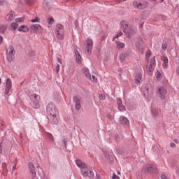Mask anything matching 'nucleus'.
<instances>
[{
  "label": "nucleus",
  "mask_w": 179,
  "mask_h": 179,
  "mask_svg": "<svg viewBox=\"0 0 179 179\" xmlns=\"http://www.w3.org/2000/svg\"><path fill=\"white\" fill-rule=\"evenodd\" d=\"M125 47V43L121 42V41H117L116 42V48L118 50H122Z\"/></svg>",
  "instance_id": "nucleus-23"
},
{
  "label": "nucleus",
  "mask_w": 179,
  "mask_h": 179,
  "mask_svg": "<svg viewBox=\"0 0 179 179\" xmlns=\"http://www.w3.org/2000/svg\"><path fill=\"white\" fill-rule=\"evenodd\" d=\"M141 80H142V74L138 73L136 76L135 81L136 82L137 85H141Z\"/></svg>",
  "instance_id": "nucleus-21"
},
{
  "label": "nucleus",
  "mask_w": 179,
  "mask_h": 179,
  "mask_svg": "<svg viewBox=\"0 0 179 179\" xmlns=\"http://www.w3.org/2000/svg\"><path fill=\"white\" fill-rule=\"evenodd\" d=\"M13 19V14H9L8 15V20H12Z\"/></svg>",
  "instance_id": "nucleus-48"
},
{
  "label": "nucleus",
  "mask_w": 179,
  "mask_h": 179,
  "mask_svg": "<svg viewBox=\"0 0 179 179\" xmlns=\"http://www.w3.org/2000/svg\"><path fill=\"white\" fill-rule=\"evenodd\" d=\"M163 1H164V0H160L161 2H163Z\"/></svg>",
  "instance_id": "nucleus-62"
},
{
  "label": "nucleus",
  "mask_w": 179,
  "mask_h": 179,
  "mask_svg": "<svg viewBox=\"0 0 179 179\" xmlns=\"http://www.w3.org/2000/svg\"><path fill=\"white\" fill-rule=\"evenodd\" d=\"M73 101L75 104L76 110H80V108H82V106L80 105V99H79V97L73 96Z\"/></svg>",
  "instance_id": "nucleus-12"
},
{
  "label": "nucleus",
  "mask_w": 179,
  "mask_h": 179,
  "mask_svg": "<svg viewBox=\"0 0 179 179\" xmlns=\"http://www.w3.org/2000/svg\"><path fill=\"white\" fill-rule=\"evenodd\" d=\"M142 171L143 173H158L157 168L156 166L152 165V164H147L145 165Z\"/></svg>",
  "instance_id": "nucleus-9"
},
{
  "label": "nucleus",
  "mask_w": 179,
  "mask_h": 179,
  "mask_svg": "<svg viewBox=\"0 0 179 179\" xmlns=\"http://www.w3.org/2000/svg\"><path fill=\"white\" fill-rule=\"evenodd\" d=\"M173 141L175 142V143H178V140L176 139V138H175V139L173 140Z\"/></svg>",
  "instance_id": "nucleus-57"
},
{
  "label": "nucleus",
  "mask_w": 179,
  "mask_h": 179,
  "mask_svg": "<svg viewBox=\"0 0 179 179\" xmlns=\"http://www.w3.org/2000/svg\"><path fill=\"white\" fill-rule=\"evenodd\" d=\"M161 179H170V178H169L167 176L162 174L161 176Z\"/></svg>",
  "instance_id": "nucleus-45"
},
{
  "label": "nucleus",
  "mask_w": 179,
  "mask_h": 179,
  "mask_svg": "<svg viewBox=\"0 0 179 179\" xmlns=\"http://www.w3.org/2000/svg\"><path fill=\"white\" fill-rule=\"evenodd\" d=\"M64 147H65L66 149V142H65V141H64Z\"/></svg>",
  "instance_id": "nucleus-59"
},
{
  "label": "nucleus",
  "mask_w": 179,
  "mask_h": 179,
  "mask_svg": "<svg viewBox=\"0 0 179 179\" xmlns=\"http://www.w3.org/2000/svg\"><path fill=\"white\" fill-rule=\"evenodd\" d=\"M15 53V48H13L12 45H10L6 50L7 59L9 61V62L13 61Z\"/></svg>",
  "instance_id": "nucleus-10"
},
{
  "label": "nucleus",
  "mask_w": 179,
  "mask_h": 179,
  "mask_svg": "<svg viewBox=\"0 0 179 179\" xmlns=\"http://www.w3.org/2000/svg\"><path fill=\"white\" fill-rule=\"evenodd\" d=\"M121 36H122V31L118 32L117 34H116L115 36L113 37V41H114L115 38H118V37H121Z\"/></svg>",
  "instance_id": "nucleus-37"
},
{
  "label": "nucleus",
  "mask_w": 179,
  "mask_h": 179,
  "mask_svg": "<svg viewBox=\"0 0 179 179\" xmlns=\"http://www.w3.org/2000/svg\"><path fill=\"white\" fill-rule=\"evenodd\" d=\"M85 51H87V53L88 54V55H90L93 50V39L90 38H87L85 41Z\"/></svg>",
  "instance_id": "nucleus-6"
},
{
  "label": "nucleus",
  "mask_w": 179,
  "mask_h": 179,
  "mask_svg": "<svg viewBox=\"0 0 179 179\" xmlns=\"http://www.w3.org/2000/svg\"><path fill=\"white\" fill-rule=\"evenodd\" d=\"M117 106H120L122 104V100H121V99H118L117 101Z\"/></svg>",
  "instance_id": "nucleus-46"
},
{
  "label": "nucleus",
  "mask_w": 179,
  "mask_h": 179,
  "mask_svg": "<svg viewBox=\"0 0 179 179\" xmlns=\"http://www.w3.org/2000/svg\"><path fill=\"white\" fill-rule=\"evenodd\" d=\"M155 69V66L150 64L148 66V72H153V70Z\"/></svg>",
  "instance_id": "nucleus-41"
},
{
  "label": "nucleus",
  "mask_w": 179,
  "mask_h": 179,
  "mask_svg": "<svg viewBox=\"0 0 179 179\" xmlns=\"http://www.w3.org/2000/svg\"><path fill=\"white\" fill-rule=\"evenodd\" d=\"M83 73L85 74V76H86V78H87V79H90V76H91V74H90V72H89V69H87V68H83Z\"/></svg>",
  "instance_id": "nucleus-22"
},
{
  "label": "nucleus",
  "mask_w": 179,
  "mask_h": 179,
  "mask_svg": "<svg viewBox=\"0 0 179 179\" xmlns=\"http://www.w3.org/2000/svg\"><path fill=\"white\" fill-rule=\"evenodd\" d=\"M167 64H169V63H164L162 64L163 68H167Z\"/></svg>",
  "instance_id": "nucleus-56"
},
{
  "label": "nucleus",
  "mask_w": 179,
  "mask_h": 179,
  "mask_svg": "<svg viewBox=\"0 0 179 179\" xmlns=\"http://www.w3.org/2000/svg\"><path fill=\"white\" fill-rule=\"evenodd\" d=\"M3 5H6V0H0V6H3Z\"/></svg>",
  "instance_id": "nucleus-43"
},
{
  "label": "nucleus",
  "mask_w": 179,
  "mask_h": 179,
  "mask_svg": "<svg viewBox=\"0 0 179 179\" xmlns=\"http://www.w3.org/2000/svg\"><path fill=\"white\" fill-rule=\"evenodd\" d=\"M112 178L113 179H118V176H117V175H115V174H113Z\"/></svg>",
  "instance_id": "nucleus-51"
},
{
  "label": "nucleus",
  "mask_w": 179,
  "mask_h": 179,
  "mask_svg": "<svg viewBox=\"0 0 179 179\" xmlns=\"http://www.w3.org/2000/svg\"><path fill=\"white\" fill-rule=\"evenodd\" d=\"M119 122L122 124V125H129V120L124 116L120 117Z\"/></svg>",
  "instance_id": "nucleus-15"
},
{
  "label": "nucleus",
  "mask_w": 179,
  "mask_h": 179,
  "mask_svg": "<svg viewBox=\"0 0 179 179\" xmlns=\"http://www.w3.org/2000/svg\"><path fill=\"white\" fill-rule=\"evenodd\" d=\"M29 57H32V59H36V52H34L33 51H30Z\"/></svg>",
  "instance_id": "nucleus-38"
},
{
  "label": "nucleus",
  "mask_w": 179,
  "mask_h": 179,
  "mask_svg": "<svg viewBox=\"0 0 179 179\" xmlns=\"http://www.w3.org/2000/svg\"><path fill=\"white\" fill-rule=\"evenodd\" d=\"M74 52L76 55V62H77V64H82V56L80 55L78 50H75Z\"/></svg>",
  "instance_id": "nucleus-16"
},
{
  "label": "nucleus",
  "mask_w": 179,
  "mask_h": 179,
  "mask_svg": "<svg viewBox=\"0 0 179 179\" xmlns=\"http://www.w3.org/2000/svg\"><path fill=\"white\" fill-rule=\"evenodd\" d=\"M2 153V143H0V155Z\"/></svg>",
  "instance_id": "nucleus-55"
},
{
  "label": "nucleus",
  "mask_w": 179,
  "mask_h": 179,
  "mask_svg": "<svg viewBox=\"0 0 179 179\" xmlns=\"http://www.w3.org/2000/svg\"><path fill=\"white\" fill-rule=\"evenodd\" d=\"M2 41H3V37L0 35V44H2Z\"/></svg>",
  "instance_id": "nucleus-53"
},
{
  "label": "nucleus",
  "mask_w": 179,
  "mask_h": 179,
  "mask_svg": "<svg viewBox=\"0 0 179 179\" xmlns=\"http://www.w3.org/2000/svg\"><path fill=\"white\" fill-rule=\"evenodd\" d=\"M99 99L106 100V95H104V94H99Z\"/></svg>",
  "instance_id": "nucleus-42"
},
{
  "label": "nucleus",
  "mask_w": 179,
  "mask_h": 179,
  "mask_svg": "<svg viewBox=\"0 0 179 179\" xmlns=\"http://www.w3.org/2000/svg\"><path fill=\"white\" fill-rule=\"evenodd\" d=\"M124 1H127V0H124Z\"/></svg>",
  "instance_id": "nucleus-64"
},
{
  "label": "nucleus",
  "mask_w": 179,
  "mask_h": 179,
  "mask_svg": "<svg viewBox=\"0 0 179 179\" xmlns=\"http://www.w3.org/2000/svg\"><path fill=\"white\" fill-rule=\"evenodd\" d=\"M46 114L48 115V120L50 124L57 125V124L59 122L58 109L54 103L50 102L46 106Z\"/></svg>",
  "instance_id": "nucleus-1"
},
{
  "label": "nucleus",
  "mask_w": 179,
  "mask_h": 179,
  "mask_svg": "<svg viewBox=\"0 0 179 179\" xmlns=\"http://www.w3.org/2000/svg\"><path fill=\"white\" fill-rule=\"evenodd\" d=\"M6 31V26L0 25V33H5Z\"/></svg>",
  "instance_id": "nucleus-34"
},
{
  "label": "nucleus",
  "mask_w": 179,
  "mask_h": 179,
  "mask_svg": "<svg viewBox=\"0 0 179 179\" xmlns=\"http://www.w3.org/2000/svg\"><path fill=\"white\" fill-rule=\"evenodd\" d=\"M152 55V52L150 50H147L145 52V59L146 61H149V58H150V56Z\"/></svg>",
  "instance_id": "nucleus-29"
},
{
  "label": "nucleus",
  "mask_w": 179,
  "mask_h": 179,
  "mask_svg": "<svg viewBox=\"0 0 179 179\" xmlns=\"http://www.w3.org/2000/svg\"><path fill=\"white\" fill-rule=\"evenodd\" d=\"M142 44H143V41H142V39H138V43H136L137 50H141V48H142Z\"/></svg>",
  "instance_id": "nucleus-27"
},
{
  "label": "nucleus",
  "mask_w": 179,
  "mask_h": 179,
  "mask_svg": "<svg viewBox=\"0 0 179 179\" xmlns=\"http://www.w3.org/2000/svg\"><path fill=\"white\" fill-rule=\"evenodd\" d=\"M11 27L13 28V30H16L17 27H19V24H17V22H13L11 23Z\"/></svg>",
  "instance_id": "nucleus-31"
},
{
  "label": "nucleus",
  "mask_w": 179,
  "mask_h": 179,
  "mask_svg": "<svg viewBox=\"0 0 179 179\" xmlns=\"http://www.w3.org/2000/svg\"><path fill=\"white\" fill-rule=\"evenodd\" d=\"M12 89V80L10 78H7L6 81V86H5V94L8 95L9 94V92H10V90Z\"/></svg>",
  "instance_id": "nucleus-11"
},
{
  "label": "nucleus",
  "mask_w": 179,
  "mask_h": 179,
  "mask_svg": "<svg viewBox=\"0 0 179 179\" xmlns=\"http://www.w3.org/2000/svg\"><path fill=\"white\" fill-rule=\"evenodd\" d=\"M133 6L136 8V9H145L149 6V3L148 1H141L138 2L136 1H133Z\"/></svg>",
  "instance_id": "nucleus-8"
},
{
  "label": "nucleus",
  "mask_w": 179,
  "mask_h": 179,
  "mask_svg": "<svg viewBox=\"0 0 179 179\" xmlns=\"http://www.w3.org/2000/svg\"><path fill=\"white\" fill-rule=\"evenodd\" d=\"M157 93L162 100H164L166 94H167V88L164 86H159L157 89Z\"/></svg>",
  "instance_id": "nucleus-7"
},
{
  "label": "nucleus",
  "mask_w": 179,
  "mask_h": 179,
  "mask_svg": "<svg viewBox=\"0 0 179 179\" xmlns=\"http://www.w3.org/2000/svg\"><path fill=\"white\" fill-rule=\"evenodd\" d=\"M176 146V143H170V147L171 148H174Z\"/></svg>",
  "instance_id": "nucleus-54"
},
{
  "label": "nucleus",
  "mask_w": 179,
  "mask_h": 179,
  "mask_svg": "<svg viewBox=\"0 0 179 179\" xmlns=\"http://www.w3.org/2000/svg\"><path fill=\"white\" fill-rule=\"evenodd\" d=\"M88 79H90L93 83H97V78H96V76H94V75H92L90 76V78H88Z\"/></svg>",
  "instance_id": "nucleus-33"
},
{
  "label": "nucleus",
  "mask_w": 179,
  "mask_h": 179,
  "mask_svg": "<svg viewBox=\"0 0 179 179\" xmlns=\"http://www.w3.org/2000/svg\"><path fill=\"white\" fill-rule=\"evenodd\" d=\"M31 103L30 105L32 108H40V96L37 94H32L29 96Z\"/></svg>",
  "instance_id": "nucleus-4"
},
{
  "label": "nucleus",
  "mask_w": 179,
  "mask_h": 179,
  "mask_svg": "<svg viewBox=\"0 0 179 179\" xmlns=\"http://www.w3.org/2000/svg\"><path fill=\"white\" fill-rule=\"evenodd\" d=\"M45 136H46V138H48V139H49V141H50L51 142H54V136H52L50 133L45 131Z\"/></svg>",
  "instance_id": "nucleus-24"
},
{
  "label": "nucleus",
  "mask_w": 179,
  "mask_h": 179,
  "mask_svg": "<svg viewBox=\"0 0 179 179\" xmlns=\"http://www.w3.org/2000/svg\"><path fill=\"white\" fill-rule=\"evenodd\" d=\"M57 60L59 64H62V60L59 57H57Z\"/></svg>",
  "instance_id": "nucleus-52"
},
{
  "label": "nucleus",
  "mask_w": 179,
  "mask_h": 179,
  "mask_svg": "<svg viewBox=\"0 0 179 179\" xmlns=\"http://www.w3.org/2000/svg\"><path fill=\"white\" fill-rule=\"evenodd\" d=\"M31 23H40V18L36 17L35 19L31 20Z\"/></svg>",
  "instance_id": "nucleus-40"
},
{
  "label": "nucleus",
  "mask_w": 179,
  "mask_h": 179,
  "mask_svg": "<svg viewBox=\"0 0 179 179\" xmlns=\"http://www.w3.org/2000/svg\"><path fill=\"white\" fill-rule=\"evenodd\" d=\"M118 106V110L120 111H125V106H124V105H122V103L121 105H117Z\"/></svg>",
  "instance_id": "nucleus-39"
},
{
  "label": "nucleus",
  "mask_w": 179,
  "mask_h": 179,
  "mask_svg": "<svg viewBox=\"0 0 179 179\" xmlns=\"http://www.w3.org/2000/svg\"><path fill=\"white\" fill-rule=\"evenodd\" d=\"M55 34L57 40H64L65 38V29H64L62 24H58L56 26Z\"/></svg>",
  "instance_id": "nucleus-5"
},
{
  "label": "nucleus",
  "mask_w": 179,
  "mask_h": 179,
  "mask_svg": "<svg viewBox=\"0 0 179 179\" xmlns=\"http://www.w3.org/2000/svg\"><path fill=\"white\" fill-rule=\"evenodd\" d=\"M141 93L145 99L148 100H150L152 96H153V92L155 91V87H153V85L150 83H147L143 84L141 86Z\"/></svg>",
  "instance_id": "nucleus-3"
},
{
  "label": "nucleus",
  "mask_w": 179,
  "mask_h": 179,
  "mask_svg": "<svg viewBox=\"0 0 179 179\" xmlns=\"http://www.w3.org/2000/svg\"><path fill=\"white\" fill-rule=\"evenodd\" d=\"M162 50H164V51H166V50H167V45L166 43H163L162 45Z\"/></svg>",
  "instance_id": "nucleus-44"
},
{
  "label": "nucleus",
  "mask_w": 179,
  "mask_h": 179,
  "mask_svg": "<svg viewBox=\"0 0 179 179\" xmlns=\"http://www.w3.org/2000/svg\"><path fill=\"white\" fill-rule=\"evenodd\" d=\"M127 57H128V53H122L120 55V60L121 62H124L125 61Z\"/></svg>",
  "instance_id": "nucleus-26"
},
{
  "label": "nucleus",
  "mask_w": 179,
  "mask_h": 179,
  "mask_svg": "<svg viewBox=\"0 0 179 179\" xmlns=\"http://www.w3.org/2000/svg\"><path fill=\"white\" fill-rule=\"evenodd\" d=\"M27 3H28V5H33V1H31V0H27Z\"/></svg>",
  "instance_id": "nucleus-49"
},
{
  "label": "nucleus",
  "mask_w": 179,
  "mask_h": 179,
  "mask_svg": "<svg viewBox=\"0 0 179 179\" xmlns=\"http://www.w3.org/2000/svg\"><path fill=\"white\" fill-rule=\"evenodd\" d=\"M43 179H48V178L44 177V178H43Z\"/></svg>",
  "instance_id": "nucleus-61"
},
{
  "label": "nucleus",
  "mask_w": 179,
  "mask_h": 179,
  "mask_svg": "<svg viewBox=\"0 0 179 179\" xmlns=\"http://www.w3.org/2000/svg\"><path fill=\"white\" fill-rule=\"evenodd\" d=\"M157 149V145H152V150L154 152H156Z\"/></svg>",
  "instance_id": "nucleus-50"
},
{
  "label": "nucleus",
  "mask_w": 179,
  "mask_h": 179,
  "mask_svg": "<svg viewBox=\"0 0 179 179\" xmlns=\"http://www.w3.org/2000/svg\"><path fill=\"white\" fill-rule=\"evenodd\" d=\"M41 25H40L39 24H34L30 27V29L34 33H38V31H40V30H41Z\"/></svg>",
  "instance_id": "nucleus-13"
},
{
  "label": "nucleus",
  "mask_w": 179,
  "mask_h": 179,
  "mask_svg": "<svg viewBox=\"0 0 179 179\" xmlns=\"http://www.w3.org/2000/svg\"><path fill=\"white\" fill-rule=\"evenodd\" d=\"M155 77L157 80H162V79H163V74L162 73V72L157 71V72L155 73Z\"/></svg>",
  "instance_id": "nucleus-25"
},
{
  "label": "nucleus",
  "mask_w": 179,
  "mask_h": 179,
  "mask_svg": "<svg viewBox=\"0 0 179 179\" xmlns=\"http://www.w3.org/2000/svg\"><path fill=\"white\" fill-rule=\"evenodd\" d=\"M59 72V64H57L56 66V73Z\"/></svg>",
  "instance_id": "nucleus-47"
},
{
  "label": "nucleus",
  "mask_w": 179,
  "mask_h": 179,
  "mask_svg": "<svg viewBox=\"0 0 179 179\" xmlns=\"http://www.w3.org/2000/svg\"><path fill=\"white\" fill-rule=\"evenodd\" d=\"M28 167L30 173H31L33 176H36V168L34 167V164H33V162H29L28 164Z\"/></svg>",
  "instance_id": "nucleus-18"
},
{
  "label": "nucleus",
  "mask_w": 179,
  "mask_h": 179,
  "mask_svg": "<svg viewBox=\"0 0 179 179\" xmlns=\"http://www.w3.org/2000/svg\"><path fill=\"white\" fill-rule=\"evenodd\" d=\"M76 164L77 167L81 169V174L84 177H88L89 178H94V173L93 172V169L87 166V164L83 163L80 159L76 160Z\"/></svg>",
  "instance_id": "nucleus-2"
},
{
  "label": "nucleus",
  "mask_w": 179,
  "mask_h": 179,
  "mask_svg": "<svg viewBox=\"0 0 179 179\" xmlns=\"http://www.w3.org/2000/svg\"><path fill=\"white\" fill-rule=\"evenodd\" d=\"M24 22V17H18L15 19V22L16 23H23Z\"/></svg>",
  "instance_id": "nucleus-32"
},
{
  "label": "nucleus",
  "mask_w": 179,
  "mask_h": 179,
  "mask_svg": "<svg viewBox=\"0 0 179 179\" xmlns=\"http://www.w3.org/2000/svg\"><path fill=\"white\" fill-rule=\"evenodd\" d=\"M135 33H136V31H135V29L131 27L129 28L128 30L124 32V34H126L127 37H128V38H131L132 36L135 34Z\"/></svg>",
  "instance_id": "nucleus-14"
},
{
  "label": "nucleus",
  "mask_w": 179,
  "mask_h": 179,
  "mask_svg": "<svg viewBox=\"0 0 179 179\" xmlns=\"http://www.w3.org/2000/svg\"><path fill=\"white\" fill-rule=\"evenodd\" d=\"M55 22V20L52 18V17H49L48 19V24H54V22Z\"/></svg>",
  "instance_id": "nucleus-36"
},
{
  "label": "nucleus",
  "mask_w": 179,
  "mask_h": 179,
  "mask_svg": "<svg viewBox=\"0 0 179 179\" xmlns=\"http://www.w3.org/2000/svg\"><path fill=\"white\" fill-rule=\"evenodd\" d=\"M42 6L46 12H50V4H48V0H44L43 1Z\"/></svg>",
  "instance_id": "nucleus-20"
},
{
  "label": "nucleus",
  "mask_w": 179,
  "mask_h": 179,
  "mask_svg": "<svg viewBox=\"0 0 179 179\" xmlns=\"http://www.w3.org/2000/svg\"><path fill=\"white\" fill-rule=\"evenodd\" d=\"M18 31H22V33H27L29 32V27L27 25H21L17 29Z\"/></svg>",
  "instance_id": "nucleus-19"
},
{
  "label": "nucleus",
  "mask_w": 179,
  "mask_h": 179,
  "mask_svg": "<svg viewBox=\"0 0 179 179\" xmlns=\"http://www.w3.org/2000/svg\"><path fill=\"white\" fill-rule=\"evenodd\" d=\"M150 64L154 66L156 65V57L154 56L151 58Z\"/></svg>",
  "instance_id": "nucleus-30"
},
{
  "label": "nucleus",
  "mask_w": 179,
  "mask_h": 179,
  "mask_svg": "<svg viewBox=\"0 0 179 179\" xmlns=\"http://www.w3.org/2000/svg\"><path fill=\"white\" fill-rule=\"evenodd\" d=\"M0 83H1V78H0Z\"/></svg>",
  "instance_id": "nucleus-63"
},
{
  "label": "nucleus",
  "mask_w": 179,
  "mask_h": 179,
  "mask_svg": "<svg viewBox=\"0 0 179 179\" xmlns=\"http://www.w3.org/2000/svg\"><path fill=\"white\" fill-rule=\"evenodd\" d=\"M120 27L121 29H122L123 32L125 33V31H127L128 29H129V27H128V22L122 21L120 22Z\"/></svg>",
  "instance_id": "nucleus-17"
},
{
  "label": "nucleus",
  "mask_w": 179,
  "mask_h": 179,
  "mask_svg": "<svg viewBox=\"0 0 179 179\" xmlns=\"http://www.w3.org/2000/svg\"><path fill=\"white\" fill-rule=\"evenodd\" d=\"M161 59L164 63H169V58H167L166 56H162Z\"/></svg>",
  "instance_id": "nucleus-35"
},
{
  "label": "nucleus",
  "mask_w": 179,
  "mask_h": 179,
  "mask_svg": "<svg viewBox=\"0 0 179 179\" xmlns=\"http://www.w3.org/2000/svg\"><path fill=\"white\" fill-rule=\"evenodd\" d=\"M151 114H152V117H153L154 118H156L158 115L157 109L152 108L151 109Z\"/></svg>",
  "instance_id": "nucleus-28"
},
{
  "label": "nucleus",
  "mask_w": 179,
  "mask_h": 179,
  "mask_svg": "<svg viewBox=\"0 0 179 179\" xmlns=\"http://www.w3.org/2000/svg\"><path fill=\"white\" fill-rule=\"evenodd\" d=\"M15 169H16V165H14V166H13V170H15Z\"/></svg>",
  "instance_id": "nucleus-60"
},
{
  "label": "nucleus",
  "mask_w": 179,
  "mask_h": 179,
  "mask_svg": "<svg viewBox=\"0 0 179 179\" xmlns=\"http://www.w3.org/2000/svg\"><path fill=\"white\" fill-rule=\"evenodd\" d=\"M176 72H177L178 75H179V66L177 68Z\"/></svg>",
  "instance_id": "nucleus-58"
}]
</instances>
